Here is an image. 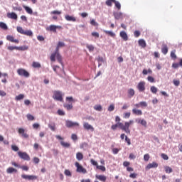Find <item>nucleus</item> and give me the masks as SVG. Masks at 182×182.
Wrapping results in <instances>:
<instances>
[{
	"mask_svg": "<svg viewBox=\"0 0 182 182\" xmlns=\"http://www.w3.org/2000/svg\"><path fill=\"white\" fill-rule=\"evenodd\" d=\"M133 123H134V121L133 120H129V122H126L124 123V124H123V123L122 122H118V127L119 129H121V130H123L124 132H125V133H128L129 134H130V126H132V124H133Z\"/></svg>",
	"mask_w": 182,
	"mask_h": 182,
	"instance_id": "nucleus-1",
	"label": "nucleus"
},
{
	"mask_svg": "<svg viewBox=\"0 0 182 182\" xmlns=\"http://www.w3.org/2000/svg\"><path fill=\"white\" fill-rule=\"evenodd\" d=\"M65 100L69 104H64L63 107L67 110H72V109H73V105H72V103H75L76 100L73 99V97H66Z\"/></svg>",
	"mask_w": 182,
	"mask_h": 182,
	"instance_id": "nucleus-2",
	"label": "nucleus"
},
{
	"mask_svg": "<svg viewBox=\"0 0 182 182\" xmlns=\"http://www.w3.org/2000/svg\"><path fill=\"white\" fill-rule=\"evenodd\" d=\"M16 29H17V32H18V33H21V35H25L26 36H33V33L31 30L25 31L21 26H18Z\"/></svg>",
	"mask_w": 182,
	"mask_h": 182,
	"instance_id": "nucleus-3",
	"label": "nucleus"
},
{
	"mask_svg": "<svg viewBox=\"0 0 182 182\" xmlns=\"http://www.w3.org/2000/svg\"><path fill=\"white\" fill-rule=\"evenodd\" d=\"M53 99H54V100H57L58 102H63V95H62V92L54 91Z\"/></svg>",
	"mask_w": 182,
	"mask_h": 182,
	"instance_id": "nucleus-4",
	"label": "nucleus"
},
{
	"mask_svg": "<svg viewBox=\"0 0 182 182\" xmlns=\"http://www.w3.org/2000/svg\"><path fill=\"white\" fill-rule=\"evenodd\" d=\"M17 73L18 76H22L23 77H29V76H31L29 72L23 68H18L17 70Z\"/></svg>",
	"mask_w": 182,
	"mask_h": 182,
	"instance_id": "nucleus-5",
	"label": "nucleus"
},
{
	"mask_svg": "<svg viewBox=\"0 0 182 182\" xmlns=\"http://www.w3.org/2000/svg\"><path fill=\"white\" fill-rule=\"evenodd\" d=\"M17 154L20 159H22V160H25L26 161H29L31 160V156H29L26 152L18 151Z\"/></svg>",
	"mask_w": 182,
	"mask_h": 182,
	"instance_id": "nucleus-6",
	"label": "nucleus"
},
{
	"mask_svg": "<svg viewBox=\"0 0 182 182\" xmlns=\"http://www.w3.org/2000/svg\"><path fill=\"white\" fill-rule=\"evenodd\" d=\"M18 133L21 137H23V139H29V134L25 132V129L18 128Z\"/></svg>",
	"mask_w": 182,
	"mask_h": 182,
	"instance_id": "nucleus-7",
	"label": "nucleus"
},
{
	"mask_svg": "<svg viewBox=\"0 0 182 182\" xmlns=\"http://www.w3.org/2000/svg\"><path fill=\"white\" fill-rule=\"evenodd\" d=\"M136 88L138 89L139 92H144V90H146V82L140 81L138 83Z\"/></svg>",
	"mask_w": 182,
	"mask_h": 182,
	"instance_id": "nucleus-8",
	"label": "nucleus"
},
{
	"mask_svg": "<svg viewBox=\"0 0 182 182\" xmlns=\"http://www.w3.org/2000/svg\"><path fill=\"white\" fill-rule=\"evenodd\" d=\"M75 167H77V173H82V174H86V169L82 166L79 162H75Z\"/></svg>",
	"mask_w": 182,
	"mask_h": 182,
	"instance_id": "nucleus-9",
	"label": "nucleus"
},
{
	"mask_svg": "<svg viewBox=\"0 0 182 182\" xmlns=\"http://www.w3.org/2000/svg\"><path fill=\"white\" fill-rule=\"evenodd\" d=\"M59 46H57L56 48H55V53H53L50 57V59L51 60V62H55L56 61V54L59 53Z\"/></svg>",
	"mask_w": 182,
	"mask_h": 182,
	"instance_id": "nucleus-10",
	"label": "nucleus"
},
{
	"mask_svg": "<svg viewBox=\"0 0 182 182\" xmlns=\"http://www.w3.org/2000/svg\"><path fill=\"white\" fill-rule=\"evenodd\" d=\"M21 177L23 178H24V180H37L38 179V176H36L35 175H25V174H23V175H21Z\"/></svg>",
	"mask_w": 182,
	"mask_h": 182,
	"instance_id": "nucleus-11",
	"label": "nucleus"
},
{
	"mask_svg": "<svg viewBox=\"0 0 182 182\" xmlns=\"http://www.w3.org/2000/svg\"><path fill=\"white\" fill-rule=\"evenodd\" d=\"M92 164L93 166H96V168L97 170H100L101 171H106V167L103 166H99V164H97V163L96 162V161L92 160Z\"/></svg>",
	"mask_w": 182,
	"mask_h": 182,
	"instance_id": "nucleus-12",
	"label": "nucleus"
},
{
	"mask_svg": "<svg viewBox=\"0 0 182 182\" xmlns=\"http://www.w3.org/2000/svg\"><path fill=\"white\" fill-rule=\"evenodd\" d=\"M65 126H66V127H69V128L75 127V126L79 127V123L73 122L72 121L68 120L65 122Z\"/></svg>",
	"mask_w": 182,
	"mask_h": 182,
	"instance_id": "nucleus-13",
	"label": "nucleus"
},
{
	"mask_svg": "<svg viewBox=\"0 0 182 182\" xmlns=\"http://www.w3.org/2000/svg\"><path fill=\"white\" fill-rule=\"evenodd\" d=\"M159 167V164H157V162H152L146 166V170H150V168H157Z\"/></svg>",
	"mask_w": 182,
	"mask_h": 182,
	"instance_id": "nucleus-14",
	"label": "nucleus"
},
{
	"mask_svg": "<svg viewBox=\"0 0 182 182\" xmlns=\"http://www.w3.org/2000/svg\"><path fill=\"white\" fill-rule=\"evenodd\" d=\"M65 19H66L69 22H76V17H75L73 16L65 15Z\"/></svg>",
	"mask_w": 182,
	"mask_h": 182,
	"instance_id": "nucleus-15",
	"label": "nucleus"
},
{
	"mask_svg": "<svg viewBox=\"0 0 182 182\" xmlns=\"http://www.w3.org/2000/svg\"><path fill=\"white\" fill-rule=\"evenodd\" d=\"M6 39L7 41H9V42H13L14 43H19V40L15 39L12 36H7Z\"/></svg>",
	"mask_w": 182,
	"mask_h": 182,
	"instance_id": "nucleus-16",
	"label": "nucleus"
},
{
	"mask_svg": "<svg viewBox=\"0 0 182 182\" xmlns=\"http://www.w3.org/2000/svg\"><path fill=\"white\" fill-rule=\"evenodd\" d=\"M119 36L123 39V41H129V36H127V33H125V31H121Z\"/></svg>",
	"mask_w": 182,
	"mask_h": 182,
	"instance_id": "nucleus-17",
	"label": "nucleus"
},
{
	"mask_svg": "<svg viewBox=\"0 0 182 182\" xmlns=\"http://www.w3.org/2000/svg\"><path fill=\"white\" fill-rule=\"evenodd\" d=\"M95 177L97 180L102 182H106V180H107V178L104 175H96Z\"/></svg>",
	"mask_w": 182,
	"mask_h": 182,
	"instance_id": "nucleus-18",
	"label": "nucleus"
},
{
	"mask_svg": "<svg viewBox=\"0 0 182 182\" xmlns=\"http://www.w3.org/2000/svg\"><path fill=\"white\" fill-rule=\"evenodd\" d=\"M7 17L9 18L10 19H18V15L16 14L11 12V13H8L7 14Z\"/></svg>",
	"mask_w": 182,
	"mask_h": 182,
	"instance_id": "nucleus-19",
	"label": "nucleus"
},
{
	"mask_svg": "<svg viewBox=\"0 0 182 182\" xmlns=\"http://www.w3.org/2000/svg\"><path fill=\"white\" fill-rule=\"evenodd\" d=\"M132 113L136 116H141V114H143L141 109H137L136 108L132 109Z\"/></svg>",
	"mask_w": 182,
	"mask_h": 182,
	"instance_id": "nucleus-20",
	"label": "nucleus"
},
{
	"mask_svg": "<svg viewBox=\"0 0 182 182\" xmlns=\"http://www.w3.org/2000/svg\"><path fill=\"white\" fill-rule=\"evenodd\" d=\"M127 93H128V97H129V98L133 97V96H134V95H135V92L133 88L129 89L127 90Z\"/></svg>",
	"mask_w": 182,
	"mask_h": 182,
	"instance_id": "nucleus-21",
	"label": "nucleus"
},
{
	"mask_svg": "<svg viewBox=\"0 0 182 182\" xmlns=\"http://www.w3.org/2000/svg\"><path fill=\"white\" fill-rule=\"evenodd\" d=\"M6 173L8 174H12V173H18V170L15 169L13 167H9L7 169H6Z\"/></svg>",
	"mask_w": 182,
	"mask_h": 182,
	"instance_id": "nucleus-22",
	"label": "nucleus"
},
{
	"mask_svg": "<svg viewBox=\"0 0 182 182\" xmlns=\"http://www.w3.org/2000/svg\"><path fill=\"white\" fill-rule=\"evenodd\" d=\"M161 52L164 55H167L168 53V47L167 45H164L161 48Z\"/></svg>",
	"mask_w": 182,
	"mask_h": 182,
	"instance_id": "nucleus-23",
	"label": "nucleus"
},
{
	"mask_svg": "<svg viewBox=\"0 0 182 182\" xmlns=\"http://www.w3.org/2000/svg\"><path fill=\"white\" fill-rule=\"evenodd\" d=\"M23 8L25 9L27 14H29V15H32V14H33V11L29 6L23 5Z\"/></svg>",
	"mask_w": 182,
	"mask_h": 182,
	"instance_id": "nucleus-24",
	"label": "nucleus"
},
{
	"mask_svg": "<svg viewBox=\"0 0 182 182\" xmlns=\"http://www.w3.org/2000/svg\"><path fill=\"white\" fill-rule=\"evenodd\" d=\"M47 31H50V32H53L54 33H56V26L50 25V26L47 28Z\"/></svg>",
	"mask_w": 182,
	"mask_h": 182,
	"instance_id": "nucleus-25",
	"label": "nucleus"
},
{
	"mask_svg": "<svg viewBox=\"0 0 182 182\" xmlns=\"http://www.w3.org/2000/svg\"><path fill=\"white\" fill-rule=\"evenodd\" d=\"M138 43H139V46H141V48H146V41H144L143 39L139 40Z\"/></svg>",
	"mask_w": 182,
	"mask_h": 182,
	"instance_id": "nucleus-26",
	"label": "nucleus"
},
{
	"mask_svg": "<svg viewBox=\"0 0 182 182\" xmlns=\"http://www.w3.org/2000/svg\"><path fill=\"white\" fill-rule=\"evenodd\" d=\"M97 62H98V66H102V64L105 63V58H103V57L98 56Z\"/></svg>",
	"mask_w": 182,
	"mask_h": 182,
	"instance_id": "nucleus-27",
	"label": "nucleus"
},
{
	"mask_svg": "<svg viewBox=\"0 0 182 182\" xmlns=\"http://www.w3.org/2000/svg\"><path fill=\"white\" fill-rule=\"evenodd\" d=\"M76 159L77 160H78V161H82V159H83V154L80 152H77L76 154Z\"/></svg>",
	"mask_w": 182,
	"mask_h": 182,
	"instance_id": "nucleus-28",
	"label": "nucleus"
},
{
	"mask_svg": "<svg viewBox=\"0 0 182 182\" xmlns=\"http://www.w3.org/2000/svg\"><path fill=\"white\" fill-rule=\"evenodd\" d=\"M138 123L144 126V127H147V122L144 119H139Z\"/></svg>",
	"mask_w": 182,
	"mask_h": 182,
	"instance_id": "nucleus-29",
	"label": "nucleus"
},
{
	"mask_svg": "<svg viewBox=\"0 0 182 182\" xmlns=\"http://www.w3.org/2000/svg\"><path fill=\"white\" fill-rule=\"evenodd\" d=\"M105 33H106V35H109V36H111L112 38H114L116 36V34L114 33H113L112 31H104Z\"/></svg>",
	"mask_w": 182,
	"mask_h": 182,
	"instance_id": "nucleus-30",
	"label": "nucleus"
},
{
	"mask_svg": "<svg viewBox=\"0 0 182 182\" xmlns=\"http://www.w3.org/2000/svg\"><path fill=\"white\" fill-rule=\"evenodd\" d=\"M32 66H33L35 69H39V68L41 67V63H38V62H35V61L33 62Z\"/></svg>",
	"mask_w": 182,
	"mask_h": 182,
	"instance_id": "nucleus-31",
	"label": "nucleus"
},
{
	"mask_svg": "<svg viewBox=\"0 0 182 182\" xmlns=\"http://www.w3.org/2000/svg\"><path fill=\"white\" fill-rule=\"evenodd\" d=\"M60 144H61V146H63V147H65L66 149H68V147H70V144H69L68 142H65L63 141H60Z\"/></svg>",
	"mask_w": 182,
	"mask_h": 182,
	"instance_id": "nucleus-32",
	"label": "nucleus"
},
{
	"mask_svg": "<svg viewBox=\"0 0 182 182\" xmlns=\"http://www.w3.org/2000/svg\"><path fill=\"white\" fill-rule=\"evenodd\" d=\"M0 28L4 29V31H6L8 29V26L4 22H0Z\"/></svg>",
	"mask_w": 182,
	"mask_h": 182,
	"instance_id": "nucleus-33",
	"label": "nucleus"
},
{
	"mask_svg": "<svg viewBox=\"0 0 182 182\" xmlns=\"http://www.w3.org/2000/svg\"><path fill=\"white\" fill-rule=\"evenodd\" d=\"M95 110H97V112H102L103 107L100 105H97L94 106Z\"/></svg>",
	"mask_w": 182,
	"mask_h": 182,
	"instance_id": "nucleus-34",
	"label": "nucleus"
},
{
	"mask_svg": "<svg viewBox=\"0 0 182 182\" xmlns=\"http://www.w3.org/2000/svg\"><path fill=\"white\" fill-rule=\"evenodd\" d=\"M114 4H115V6L116 8H117L118 11H120V9H122V5L120 4V2L115 0Z\"/></svg>",
	"mask_w": 182,
	"mask_h": 182,
	"instance_id": "nucleus-35",
	"label": "nucleus"
},
{
	"mask_svg": "<svg viewBox=\"0 0 182 182\" xmlns=\"http://www.w3.org/2000/svg\"><path fill=\"white\" fill-rule=\"evenodd\" d=\"M61 14H62V11L58 10H54L50 12V15H61Z\"/></svg>",
	"mask_w": 182,
	"mask_h": 182,
	"instance_id": "nucleus-36",
	"label": "nucleus"
},
{
	"mask_svg": "<svg viewBox=\"0 0 182 182\" xmlns=\"http://www.w3.org/2000/svg\"><path fill=\"white\" fill-rule=\"evenodd\" d=\"M164 168H165L166 173H168V174L170 173H173V168H171L170 166H166L164 167Z\"/></svg>",
	"mask_w": 182,
	"mask_h": 182,
	"instance_id": "nucleus-37",
	"label": "nucleus"
},
{
	"mask_svg": "<svg viewBox=\"0 0 182 182\" xmlns=\"http://www.w3.org/2000/svg\"><path fill=\"white\" fill-rule=\"evenodd\" d=\"M26 117H27L28 120H29L30 122L35 120V117H33V115H32L31 114H27Z\"/></svg>",
	"mask_w": 182,
	"mask_h": 182,
	"instance_id": "nucleus-38",
	"label": "nucleus"
},
{
	"mask_svg": "<svg viewBox=\"0 0 182 182\" xmlns=\"http://www.w3.org/2000/svg\"><path fill=\"white\" fill-rule=\"evenodd\" d=\"M65 176H67L68 177H72V172L69 169H65L64 171Z\"/></svg>",
	"mask_w": 182,
	"mask_h": 182,
	"instance_id": "nucleus-39",
	"label": "nucleus"
},
{
	"mask_svg": "<svg viewBox=\"0 0 182 182\" xmlns=\"http://www.w3.org/2000/svg\"><path fill=\"white\" fill-rule=\"evenodd\" d=\"M25 97V95L23 94H20L17 96H16L15 99L16 100H22Z\"/></svg>",
	"mask_w": 182,
	"mask_h": 182,
	"instance_id": "nucleus-40",
	"label": "nucleus"
},
{
	"mask_svg": "<svg viewBox=\"0 0 182 182\" xmlns=\"http://www.w3.org/2000/svg\"><path fill=\"white\" fill-rule=\"evenodd\" d=\"M115 0H107L105 4L107 6H112V4H114Z\"/></svg>",
	"mask_w": 182,
	"mask_h": 182,
	"instance_id": "nucleus-41",
	"label": "nucleus"
},
{
	"mask_svg": "<svg viewBox=\"0 0 182 182\" xmlns=\"http://www.w3.org/2000/svg\"><path fill=\"white\" fill-rule=\"evenodd\" d=\"M55 58L58 60L59 63H62V55L60 53L55 54Z\"/></svg>",
	"mask_w": 182,
	"mask_h": 182,
	"instance_id": "nucleus-42",
	"label": "nucleus"
},
{
	"mask_svg": "<svg viewBox=\"0 0 182 182\" xmlns=\"http://www.w3.org/2000/svg\"><path fill=\"white\" fill-rule=\"evenodd\" d=\"M17 50H28V46L17 47Z\"/></svg>",
	"mask_w": 182,
	"mask_h": 182,
	"instance_id": "nucleus-43",
	"label": "nucleus"
},
{
	"mask_svg": "<svg viewBox=\"0 0 182 182\" xmlns=\"http://www.w3.org/2000/svg\"><path fill=\"white\" fill-rule=\"evenodd\" d=\"M33 161L34 164H39V162L41 161V160L38 157H34L33 159Z\"/></svg>",
	"mask_w": 182,
	"mask_h": 182,
	"instance_id": "nucleus-44",
	"label": "nucleus"
},
{
	"mask_svg": "<svg viewBox=\"0 0 182 182\" xmlns=\"http://www.w3.org/2000/svg\"><path fill=\"white\" fill-rule=\"evenodd\" d=\"M151 93H154V94L157 93V87H156L155 86H151Z\"/></svg>",
	"mask_w": 182,
	"mask_h": 182,
	"instance_id": "nucleus-45",
	"label": "nucleus"
},
{
	"mask_svg": "<svg viewBox=\"0 0 182 182\" xmlns=\"http://www.w3.org/2000/svg\"><path fill=\"white\" fill-rule=\"evenodd\" d=\"M144 161H149V160H150V154H146L144 155Z\"/></svg>",
	"mask_w": 182,
	"mask_h": 182,
	"instance_id": "nucleus-46",
	"label": "nucleus"
},
{
	"mask_svg": "<svg viewBox=\"0 0 182 182\" xmlns=\"http://www.w3.org/2000/svg\"><path fill=\"white\" fill-rule=\"evenodd\" d=\"M114 16L115 19H120V18L122 17V13H115L114 14Z\"/></svg>",
	"mask_w": 182,
	"mask_h": 182,
	"instance_id": "nucleus-47",
	"label": "nucleus"
},
{
	"mask_svg": "<svg viewBox=\"0 0 182 182\" xmlns=\"http://www.w3.org/2000/svg\"><path fill=\"white\" fill-rule=\"evenodd\" d=\"M11 150H13V151H18L19 147H18L16 145H11Z\"/></svg>",
	"mask_w": 182,
	"mask_h": 182,
	"instance_id": "nucleus-48",
	"label": "nucleus"
},
{
	"mask_svg": "<svg viewBox=\"0 0 182 182\" xmlns=\"http://www.w3.org/2000/svg\"><path fill=\"white\" fill-rule=\"evenodd\" d=\"M83 126L85 129H87V130H89L92 127V126H90L87 122H85Z\"/></svg>",
	"mask_w": 182,
	"mask_h": 182,
	"instance_id": "nucleus-49",
	"label": "nucleus"
},
{
	"mask_svg": "<svg viewBox=\"0 0 182 182\" xmlns=\"http://www.w3.org/2000/svg\"><path fill=\"white\" fill-rule=\"evenodd\" d=\"M171 58H172V59H177V55H176V50L171 52Z\"/></svg>",
	"mask_w": 182,
	"mask_h": 182,
	"instance_id": "nucleus-50",
	"label": "nucleus"
},
{
	"mask_svg": "<svg viewBox=\"0 0 182 182\" xmlns=\"http://www.w3.org/2000/svg\"><path fill=\"white\" fill-rule=\"evenodd\" d=\"M57 113L59 116H65V112L62 109H58Z\"/></svg>",
	"mask_w": 182,
	"mask_h": 182,
	"instance_id": "nucleus-51",
	"label": "nucleus"
},
{
	"mask_svg": "<svg viewBox=\"0 0 182 182\" xmlns=\"http://www.w3.org/2000/svg\"><path fill=\"white\" fill-rule=\"evenodd\" d=\"M147 80H148V82H150L151 83H154V82H155L154 77H153L151 76H148Z\"/></svg>",
	"mask_w": 182,
	"mask_h": 182,
	"instance_id": "nucleus-52",
	"label": "nucleus"
},
{
	"mask_svg": "<svg viewBox=\"0 0 182 182\" xmlns=\"http://www.w3.org/2000/svg\"><path fill=\"white\" fill-rule=\"evenodd\" d=\"M132 113L130 112H125L124 113V119H129L131 116Z\"/></svg>",
	"mask_w": 182,
	"mask_h": 182,
	"instance_id": "nucleus-53",
	"label": "nucleus"
},
{
	"mask_svg": "<svg viewBox=\"0 0 182 182\" xmlns=\"http://www.w3.org/2000/svg\"><path fill=\"white\" fill-rule=\"evenodd\" d=\"M141 107H147V102L142 101L139 102Z\"/></svg>",
	"mask_w": 182,
	"mask_h": 182,
	"instance_id": "nucleus-54",
	"label": "nucleus"
},
{
	"mask_svg": "<svg viewBox=\"0 0 182 182\" xmlns=\"http://www.w3.org/2000/svg\"><path fill=\"white\" fill-rule=\"evenodd\" d=\"M92 36H94V38H99V37L100 36V35L97 32L92 33Z\"/></svg>",
	"mask_w": 182,
	"mask_h": 182,
	"instance_id": "nucleus-55",
	"label": "nucleus"
},
{
	"mask_svg": "<svg viewBox=\"0 0 182 182\" xmlns=\"http://www.w3.org/2000/svg\"><path fill=\"white\" fill-rule=\"evenodd\" d=\"M114 110V105H110V106L108 107V112H113Z\"/></svg>",
	"mask_w": 182,
	"mask_h": 182,
	"instance_id": "nucleus-56",
	"label": "nucleus"
},
{
	"mask_svg": "<svg viewBox=\"0 0 182 182\" xmlns=\"http://www.w3.org/2000/svg\"><path fill=\"white\" fill-rule=\"evenodd\" d=\"M161 157H162L164 160H168V156L166 154H161Z\"/></svg>",
	"mask_w": 182,
	"mask_h": 182,
	"instance_id": "nucleus-57",
	"label": "nucleus"
},
{
	"mask_svg": "<svg viewBox=\"0 0 182 182\" xmlns=\"http://www.w3.org/2000/svg\"><path fill=\"white\" fill-rule=\"evenodd\" d=\"M134 37L135 38H139V36H140L141 33H140V31H135L134 32Z\"/></svg>",
	"mask_w": 182,
	"mask_h": 182,
	"instance_id": "nucleus-58",
	"label": "nucleus"
},
{
	"mask_svg": "<svg viewBox=\"0 0 182 182\" xmlns=\"http://www.w3.org/2000/svg\"><path fill=\"white\" fill-rule=\"evenodd\" d=\"M173 85L175 86H180V80H173Z\"/></svg>",
	"mask_w": 182,
	"mask_h": 182,
	"instance_id": "nucleus-59",
	"label": "nucleus"
},
{
	"mask_svg": "<svg viewBox=\"0 0 182 182\" xmlns=\"http://www.w3.org/2000/svg\"><path fill=\"white\" fill-rule=\"evenodd\" d=\"M48 127H49V129H50V130H53V132H55V130L56 129L55 127V124H49Z\"/></svg>",
	"mask_w": 182,
	"mask_h": 182,
	"instance_id": "nucleus-60",
	"label": "nucleus"
},
{
	"mask_svg": "<svg viewBox=\"0 0 182 182\" xmlns=\"http://www.w3.org/2000/svg\"><path fill=\"white\" fill-rule=\"evenodd\" d=\"M117 127H119V125H118V124L117 123V124H114V125H112L111 129H112V130H117Z\"/></svg>",
	"mask_w": 182,
	"mask_h": 182,
	"instance_id": "nucleus-61",
	"label": "nucleus"
},
{
	"mask_svg": "<svg viewBox=\"0 0 182 182\" xmlns=\"http://www.w3.org/2000/svg\"><path fill=\"white\" fill-rule=\"evenodd\" d=\"M7 49L9 50H15V49L17 50V47L16 46H9L8 48H7Z\"/></svg>",
	"mask_w": 182,
	"mask_h": 182,
	"instance_id": "nucleus-62",
	"label": "nucleus"
},
{
	"mask_svg": "<svg viewBox=\"0 0 182 182\" xmlns=\"http://www.w3.org/2000/svg\"><path fill=\"white\" fill-rule=\"evenodd\" d=\"M40 127H41V125L38 123H34L33 124V129H39Z\"/></svg>",
	"mask_w": 182,
	"mask_h": 182,
	"instance_id": "nucleus-63",
	"label": "nucleus"
},
{
	"mask_svg": "<svg viewBox=\"0 0 182 182\" xmlns=\"http://www.w3.org/2000/svg\"><path fill=\"white\" fill-rule=\"evenodd\" d=\"M71 139H72V140H77V135H76L75 134H73L72 135H71Z\"/></svg>",
	"mask_w": 182,
	"mask_h": 182,
	"instance_id": "nucleus-64",
	"label": "nucleus"
}]
</instances>
